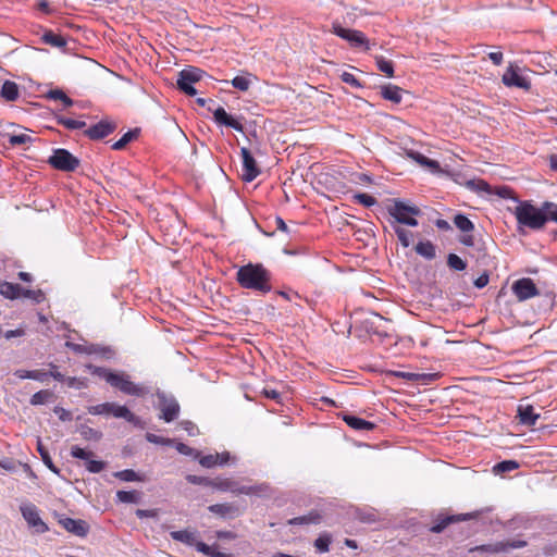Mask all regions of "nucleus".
I'll use <instances>...</instances> for the list:
<instances>
[{
    "label": "nucleus",
    "mask_w": 557,
    "mask_h": 557,
    "mask_svg": "<svg viewBox=\"0 0 557 557\" xmlns=\"http://www.w3.org/2000/svg\"><path fill=\"white\" fill-rule=\"evenodd\" d=\"M230 460V454L228 453H222V454H210L201 457L199 459V463L205 468H212L214 466H223Z\"/></svg>",
    "instance_id": "21"
},
{
    "label": "nucleus",
    "mask_w": 557,
    "mask_h": 557,
    "mask_svg": "<svg viewBox=\"0 0 557 557\" xmlns=\"http://www.w3.org/2000/svg\"><path fill=\"white\" fill-rule=\"evenodd\" d=\"M447 264L451 270L463 271L467 268V263L457 255L449 253L447 257Z\"/></svg>",
    "instance_id": "42"
},
{
    "label": "nucleus",
    "mask_w": 557,
    "mask_h": 557,
    "mask_svg": "<svg viewBox=\"0 0 557 557\" xmlns=\"http://www.w3.org/2000/svg\"><path fill=\"white\" fill-rule=\"evenodd\" d=\"M261 393L267 398L276 400L277 403L281 401V394L276 389H273V388H270V387H264Z\"/></svg>",
    "instance_id": "59"
},
{
    "label": "nucleus",
    "mask_w": 557,
    "mask_h": 557,
    "mask_svg": "<svg viewBox=\"0 0 557 557\" xmlns=\"http://www.w3.org/2000/svg\"><path fill=\"white\" fill-rule=\"evenodd\" d=\"M414 249L419 256H421L428 260H432L436 256L435 246L430 240L419 242L416 245Z\"/></svg>",
    "instance_id": "28"
},
{
    "label": "nucleus",
    "mask_w": 557,
    "mask_h": 557,
    "mask_svg": "<svg viewBox=\"0 0 557 557\" xmlns=\"http://www.w3.org/2000/svg\"><path fill=\"white\" fill-rule=\"evenodd\" d=\"M69 387H75V388H85L87 387V383L84 379L78 377H67L64 380Z\"/></svg>",
    "instance_id": "57"
},
{
    "label": "nucleus",
    "mask_w": 557,
    "mask_h": 557,
    "mask_svg": "<svg viewBox=\"0 0 557 557\" xmlns=\"http://www.w3.org/2000/svg\"><path fill=\"white\" fill-rule=\"evenodd\" d=\"M211 486L214 487V488H218L220 491H231V492H233L234 486H235V482H233L232 480H228V479L216 480V481H212L211 480Z\"/></svg>",
    "instance_id": "49"
},
{
    "label": "nucleus",
    "mask_w": 557,
    "mask_h": 557,
    "mask_svg": "<svg viewBox=\"0 0 557 557\" xmlns=\"http://www.w3.org/2000/svg\"><path fill=\"white\" fill-rule=\"evenodd\" d=\"M171 537L184 544L195 546L196 548L197 544L201 543L200 541H197L195 532H190L187 530L173 531L171 532Z\"/></svg>",
    "instance_id": "26"
},
{
    "label": "nucleus",
    "mask_w": 557,
    "mask_h": 557,
    "mask_svg": "<svg viewBox=\"0 0 557 557\" xmlns=\"http://www.w3.org/2000/svg\"><path fill=\"white\" fill-rule=\"evenodd\" d=\"M332 33L346 40L354 48H363L364 51L370 50L369 40L360 30L345 28L335 22L332 24Z\"/></svg>",
    "instance_id": "5"
},
{
    "label": "nucleus",
    "mask_w": 557,
    "mask_h": 557,
    "mask_svg": "<svg viewBox=\"0 0 557 557\" xmlns=\"http://www.w3.org/2000/svg\"><path fill=\"white\" fill-rule=\"evenodd\" d=\"M344 421L352 429L362 431V430H372L374 424L370 421L363 420L361 418L355 416H345Z\"/></svg>",
    "instance_id": "29"
},
{
    "label": "nucleus",
    "mask_w": 557,
    "mask_h": 557,
    "mask_svg": "<svg viewBox=\"0 0 557 557\" xmlns=\"http://www.w3.org/2000/svg\"><path fill=\"white\" fill-rule=\"evenodd\" d=\"M511 289L519 301H524L539 295V289L534 282L529 277H523L513 282Z\"/></svg>",
    "instance_id": "12"
},
{
    "label": "nucleus",
    "mask_w": 557,
    "mask_h": 557,
    "mask_svg": "<svg viewBox=\"0 0 557 557\" xmlns=\"http://www.w3.org/2000/svg\"><path fill=\"white\" fill-rule=\"evenodd\" d=\"M481 511H473L469 513L438 516L434 523L430 527L432 533L443 532L449 524L454 522L467 521L479 517Z\"/></svg>",
    "instance_id": "10"
},
{
    "label": "nucleus",
    "mask_w": 557,
    "mask_h": 557,
    "mask_svg": "<svg viewBox=\"0 0 557 557\" xmlns=\"http://www.w3.org/2000/svg\"><path fill=\"white\" fill-rule=\"evenodd\" d=\"M197 550L208 557H232L228 554L216 552L215 549H213L211 546L207 545L206 543L197 544Z\"/></svg>",
    "instance_id": "43"
},
{
    "label": "nucleus",
    "mask_w": 557,
    "mask_h": 557,
    "mask_svg": "<svg viewBox=\"0 0 557 557\" xmlns=\"http://www.w3.org/2000/svg\"><path fill=\"white\" fill-rule=\"evenodd\" d=\"M115 129V124L109 121L102 120L86 131V135L90 139H101Z\"/></svg>",
    "instance_id": "18"
},
{
    "label": "nucleus",
    "mask_w": 557,
    "mask_h": 557,
    "mask_svg": "<svg viewBox=\"0 0 557 557\" xmlns=\"http://www.w3.org/2000/svg\"><path fill=\"white\" fill-rule=\"evenodd\" d=\"M32 141H33V138L26 133L13 134L9 137V143L12 146L24 145V144H28Z\"/></svg>",
    "instance_id": "47"
},
{
    "label": "nucleus",
    "mask_w": 557,
    "mask_h": 557,
    "mask_svg": "<svg viewBox=\"0 0 557 557\" xmlns=\"http://www.w3.org/2000/svg\"><path fill=\"white\" fill-rule=\"evenodd\" d=\"M518 467H519V463L515 460H504L502 462L496 463L493 468V471L496 474H502L505 472L513 471V470L518 469Z\"/></svg>",
    "instance_id": "37"
},
{
    "label": "nucleus",
    "mask_w": 557,
    "mask_h": 557,
    "mask_svg": "<svg viewBox=\"0 0 557 557\" xmlns=\"http://www.w3.org/2000/svg\"><path fill=\"white\" fill-rule=\"evenodd\" d=\"M341 78L344 83L355 87V88H360L362 87V85L360 84V82L355 77L354 74L351 73H348V72H344L342 75H341Z\"/></svg>",
    "instance_id": "55"
},
{
    "label": "nucleus",
    "mask_w": 557,
    "mask_h": 557,
    "mask_svg": "<svg viewBox=\"0 0 557 557\" xmlns=\"http://www.w3.org/2000/svg\"><path fill=\"white\" fill-rule=\"evenodd\" d=\"M116 496L122 503H135L137 500L135 491H119Z\"/></svg>",
    "instance_id": "53"
},
{
    "label": "nucleus",
    "mask_w": 557,
    "mask_h": 557,
    "mask_svg": "<svg viewBox=\"0 0 557 557\" xmlns=\"http://www.w3.org/2000/svg\"><path fill=\"white\" fill-rule=\"evenodd\" d=\"M15 375L18 379H30V380H36L39 382H45L46 379L48 377V373L45 371H41V370L28 371V370L21 369L15 372Z\"/></svg>",
    "instance_id": "31"
},
{
    "label": "nucleus",
    "mask_w": 557,
    "mask_h": 557,
    "mask_svg": "<svg viewBox=\"0 0 557 557\" xmlns=\"http://www.w3.org/2000/svg\"><path fill=\"white\" fill-rule=\"evenodd\" d=\"M0 294L7 299H17L22 297V287L18 284L3 282L0 284Z\"/></svg>",
    "instance_id": "24"
},
{
    "label": "nucleus",
    "mask_w": 557,
    "mask_h": 557,
    "mask_svg": "<svg viewBox=\"0 0 557 557\" xmlns=\"http://www.w3.org/2000/svg\"><path fill=\"white\" fill-rule=\"evenodd\" d=\"M512 213L517 219L519 228L541 230L548 221V209H544V205L542 208H536L529 201H520Z\"/></svg>",
    "instance_id": "2"
},
{
    "label": "nucleus",
    "mask_w": 557,
    "mask_h": 557,
    "mask_svg": "<svg viewBox=\"0 0 557 557\" xmlns=\"http://www.w3.org/2000/svg\"><path fill=\"white\" fill-rule=\"evenodd\" d=\"M232 85L236 89L246 91L250 87V79L245 76H236L232 79Z\"/></svg>",
    "instance_id": "51"
},
{
    "label": "nucleus",
    "mask_w": 557,
    "mask_h": 557,
    "mask_svg": "<svg viewBox=\"0 0 557 557\" xmlns=\"http://www.w3.org/2000/svg\"><path fill=\"white\" fill-rule=\"evenodd\" d=\"M22 297L33 299L35 302H41L45 298L44 293L40 289H25L22 287Z\"/></svg>",
    "instance_id": "50"
},
{
    "label": "nucleus",
    "mask_w": 557,
    "mask_h": 557,
    "mask_svg": "<svg viewBox=\"0 0 557 557\" xmlns=\"http://www.w3.org/2000/svg\"><path fill=\"white\" fill-rule=\"evenodd\" d=\"M321 516L317 512H310L309 515L296 517L288 521L289 524H310V523H320Z\"/></svg>",
    "instance_id": "34"
},
{
    "label": "nucleus",
    "mask_w": 557,
    "mask_h": 557,
    "mask_svg": "<svg viewBox=\"0 0 557 557\" xmlns=\"http://www.w3.org/2000/svg\"><path fill=\"white\" fill-rule=\"evenodd\" d=\"M236 281L240 287L267 294L272 289L271 273L261 263H248L238 268Z\"/></svg>",
    "instance_id": "1"
},
{
    "label": "nucleus",
    "mask_w": 557,
    "mask_h": 557,
    "mask_svg": "<svg viewBox=\"0 0 557 557\" xmlns=\"http://www.w3.org/2000/svg\"><path fill=\"white\" fill-rule=\"evenodd\" d=\"M41 39L45 44H47L51 47L63 48L66 45L64 37H62L61 35L54 34L51 30L46 32L42 35Z\"/></svg>",
    "instance_id": "32"
},
{
    "label": "nucleus",
    "mask_w": 557,
    "mask_h": 557,
    "mask_svg": "<svg viewBox=\"0 0 557 557\" xmlns=\"http://www.w3.org/2000/svg\"><path fill=\"white\" fill-rule=\"evenodd\" d=\"M203 71L198 67L188 66L178 73L177 81L181 83H197L202 78Z\"/></svg>",
    "instance_id": "23"
},
{
    "label": "nucleus",
    "mask_w": 557,
    "mask_h": 557,
    "mask_svg": "<svg viewBox=\"0 0 557 557\" xmlns=\"http://www.w3.org/2000/svg\"><path fill=\"white\" fill-rule=\"evenodd\" d=\"M517 416L519 418L520 423L533 426L535 425L540 414L534 411L532 405H519L517 408Z\"/></svg>",
    "instance_id": "19"
},
{
    "label": "nucleus",
    "mask_w": 557,
    "mask_h": 557,
    "mask_svg": "<svg viewBox=\"0 0 557 557\" xmlns=\"http://www.w3.org/2000/svg\"><path fill=\"white\" fill-rule=\"evenodd\" d=\"M405 152L408 158L414 160L421 166H426L432 170H437L440 168V164L437 161L429 159L420 152H417L413 150H408V149H406Z\"/></svg>",
    "instance_id": "25"
},
{
    "label": "nucleus",
    "mask_w": 557,
    "mask_h": 557,
    "mask_svg": "<svg viewBox=\"0 0 557 557\" xmlns=\"http://www.w3.org/2000/svg\"><path fill=\"white\" fill-rule=\"evenodd\" d=\"M404 89L392 84L381 87V96L388 101L399 103L403 99Z\"/></svg>",
    "instance_id": "22"
},
{
    "label": "nucleus",
    "mask_w": 557,
    "mask_h": 557,
    "mask_svg": "<svg viewBox=\"0 0 557 557\" xmlns=\"http://www.w3.org/2000/svg\"><path fill=\"white\" fill-rule=\"evenodd\" d=\"M524 546H527V542L521 541V540L502 541V542H496L493 544H484V545L474 546V547L470 548L469 552L470 553L481 552V553H488V554H498V553L507 552L509 549L522 548Z\"/></svg>",
    "instance_id": "8"
},
{
    "label": "nucleus",
    "mask_w": 557,
    "mask_h": 557,
    "mask_svg": "<svg viewBox=\"0 0 557 557\" xmlns=\"http://www.w3.org/2000/svg\"><path fill=\"white\" fill-rule=\"evenodd\" d=\"M262 491H263L262 486H237L235 484L233 493L251 495V494H257Z\"/></svg>",
    "instance_id": "52"
},
{
    "label": "nucleus",
    "mask_w": 557,
    "mask_h": 557,
    "mask_svg": "<svg viewBox=\"0 0 557 557\" xmlns=\"http://www.w3.org/2000/svg\"><path fill=\"white\" fill-rule=\"evenodd\" d=\"M454 223L462 232H470L474 228L473 223L463 214H457L454 218Z\"/></svg>",
    "instance_id": "40"
},
{
    "label": "nucleus",
    "mask_w": 557,
    "mask_h": 557,
    "mask_svg": "<svg viewBox=\"0 0 557 557\" xmlns=\"http://www.w3.org/2000/svg\"><path fill=\"white\" fill-rule=\"evenodd\" d=\"M159 399V409L161 411L160 419L165 422L174 421L180 413V405L173 396H169L165 393L157 394Z\"/></svg>",
    "instance_id": "9"
},
{
    "label": "nucleus",
    "mask_w": 557,
    "mask_h": 557,
    "mask_svg": "<svg viewBox=\"0 0 557 557\" xmlns=\"http://www.w3.org/2000/svg\"><path fill=\"white\" fill-rule=\"evenodd\" d=\"M71 455L74 458L83 459L86 461V468L91 473H99L104 469V462L101 460L92 459L94 453L85 450L78 446H73L71 448Z\"/></svg>",
    "instance_id": "14"
},
{
    "label": "nucleus",
    "mask_w": 557,
    "mask_h": 557,
    "mask_svg": "<svg viewBox=\"0 0 557 557\" xmlns=\"http://www.w3.org/2000/svg\"><path fill=\"white\" fill-rule=\"evenodd\" d=\"M544 209H548V220L557 222V206L553 202H544Z\"/></svg>",
    "instance_id": "61"
},
{
    "label": "nucleus",
    "mask_w": 557,
    "mask_h": 557,
    "mask_svg": "<svg viewBox=\"0 0 557 557\" xmlns=\"http://www.w3.org/2000/svg\"><path fill=\"white\" fill-rule=\"evenodd\" d=\"M146 438L148 442L153 443V444L169 445L171 443V440L158 436L152 433H147Z\"/></svg>",
    "instance_id": "58"
},
{
    "label": "nucleus",
    "mask_w": 557,
    "mask_h": 557,
    "mask_svg": "<svg viewBox=\"0 0 557 557\" xmlns=\"http://www.w3.org/2000/svg\"><path fill=\"white\" fill-rule=\"evenodd\" d=\"M388 214L394 219L392 224H405L408 226H417L418 220L414 218L421 213L416 206H410L400 200H395L393 206L387 209Z\"/></svg>",
    "instance_id": "4"
},
{
    "label": "nucleus",
    "mask_w": 557,
    "mask_h": 557,
    "mask_svg": "<svg viewBox=\"0 0 557 557\" xmlns=\"http://www.w3.org/2000/svg\"><path fill=\"white\" fill-rule=\"evenodd\" d=\"M54 413L58 414L59 419L62 421H70L72 420V414L70 411L65 410L62 407H55Z\"/></svg>",
    "instance_id": "63"
},
{
    "label": "nucleus",
    "mask_w": 557,
    "mask_h": 557,
    "mask_svg": "<svg viewBox=\"0 0 557 557\" xmlns=\"http://www.w3.org/2000/svg\"><path fill=\"white\" fill-rule=\"evenodd\" d=\"M137 136H138V129L128 131L117 141H115L112 145V149H114V150L123 149L128 143H131Z\"/></svg>",
    "instance_id": "36"
},
{
    "label": "nucleus",
    "mask_w": 557,
    "mask_h": 557,
    "mask_svg": "<svg viewBox=\"0 0 557 557\" xmlns=\"http://www.w3.org/2000/svg\"><path fill=\"white\" fill-rule=\"evenodd\" d=\"M115 476L125 482L140 481L138 474L131 469L122 470L115 473Z\"/></svg>",
    "instance_id": "48"
},
{
    "label": "nucleus",
    "mask_w": 557,
    "mask_h": 557,
    "mask_svg": "<svg viewBox=\"0 0 557 557\" xmlns=\"http://www.w3.org/2000/svg\"><path fill=\"white\" fill-rule=\"evenodd\" d=\"M48 163L59 171L73 172L79 166L81 162L69 150L59 148L53 150V153L48 159Z\"/></svg>",
    "instance_id": "6"
},
{
    "label": "nucleus",
    "mask_w": 557,
    "mask_h": 557,
    "mask_svg": "<svg viewBox=\"0 0 557 557\" xmlns=\"http://www.w3.org/2000/svg\"><path fill=\"white\" fill-rule=\"evenodd\" d=\"M87 369L92 373L103 379L107 383L110 384V376H114L115 372L111 371L107 368L96 367L92 364H88Z\"/></svg>",
    "instance_id": "41"
},
{
    "label": "nucleus",
    "mask_w": 557,
    "mask_h": 557,
    "mask_svg": "<svg viewBox=\"0 0 557 557\" xmlns=\"http://www.w3.org/2000/svg\"><path fill=\"white\" fill-rule=\"evenodd\" d=\"M60 524L70 533L84 537L89 531V525L82 519L62 518Z\"/></svg>",
    "instance_id": "17"
},
{
    "label": "nucleus",
    "mask_w": 557,
    "mask_h": 557,
    "mask_svg": "<svg viewBox=\"0 0 557 557\" xmlns=\"http://www.w3.org/2000/svg\"><path fill=\"white\" fill-rule=\"evenodd\" d=\"M48 99L60 100L64 107H71L73 104V100L67 97L61 89H51L47 94Z\"/></svg>",
    "instance_id": "38"
},
{
    "label": "nucleus",
    "mask_w": 557,
    "mask_h": 557,
    "mask_svg": "<svg viewBox=\"0 0 557 557\" xmlns=\"http://www.w3.org/2000/svg\"><path fill=\"white\" fill-rule=\"evenodd\" d=\"M176 449H177L181 454L186 455V456H195V457H198V455H199L198 453H195V450H194L191 447H189V446H187V445H185V444H183V443L177 444Z\"/></svg>",
    "instance_id": "62"
},
{
    "label": "nucleus",
    "mask_w": 557,
    "mask_h": 557,
    "mask_svg": "<svg viewBox=\"0 0 557 557\" xmlns=\"http://www.w3.org/2000/svg\"><path fill=\"white\" fill-rule=\"evenodd\" d=\"M186 479L191 484L211 486V480H209L207 478H203V476H198V475L189 474V475H187Z\"/></svg>",
    "instance_id": "56"
},
{
    "label": "nucleus",
    "mask_w": 557,
    "mask_h": 557,
    "mask_svg": "<svg viewBox=\"0 0 557 557\" xmlns=\"http://www.w3.org/2000/svg\"><path fill=\"white\" fill-rule=\"evenodd\" d=\"M354 198L364 207H371L376 203V199L368 194H356Z\"/></svg>",
    "instance_id": "54"
},
{
    "label": "nucleus",
    "mask_w": 557,
    "mask_h": 557,
    "mask_svg": "<svg viewBox=\"0 0 557 557\" xmlns=\"http://www.w3.org/2000/svg\"><path fill=\"white\" fill-rule=\"evenodd\" d=\"M110 385L131 396L140 397L148 393L146 387L132 382L125 372H115L114 376H110Z\"/></svg>",
    "instance_id": "7"
},
{
    "label": "nucleus",
    "mask_w": 557,
    "mask_h": 557,
    "mask_svg": "<svg viewBox=\"0 0 557 557\" xmlns=\"http://www.w3.org/2000/svg\"><path fill=\"white\" fill-rule=\"evenodd\" d=\"M490 277L487 273H483L474 281V286L478 288H483L488 284Z\"/></svg>",
    "instance_id": "64"
},
{
    "label": "nucleus",
    "mask_w": 557,
    "mask_h": 557,
    "mask_svg": "<svg viewBox=\"0 0 557 557\" xmlns=\"http://www.w3.org/2000/svg\"><path fill=\"white\" fill-rule=\"evenodd\" d=\"M376 65L381 72H383L387 77L394 76V65L392 61L386 60L383 57H375Z\"/></svg>",
    "instance_id": "39"
},
{
    "label": "nucleus",
    "mask_w": 557,
    "mask_h": 557,
    "mask_svg": "<svg viewBox=\"0 0 557 557\" xmlns=\"http://www.w3.org/2000/svg\"><path fill=\"white\" fill-rule=\"evenodd\" d=\"M59 124L63 125L69 129H82L86 126L84 121L73 120L69 117H60L58 120Z\"/></svg>",
    "instance_id": "46"
},
{
    "label": "nucleus",
    "mask_w": 557,
    "mask_h": 557,
    "mask_svg": "<svg viewBox=\"0 0 557 557\" xmlns=\"http://www.w3.org/2000/svg\"><path fill=\"white\" fill-rule=\"evenodd\" d=\"M52 396L53 394L50 391H39L32 396L30 404L34 406L46 404Z\"/></svg>",
    "instance_id": "44"
},
{
    "label": "nucleus",
    "mask_w": 557,
    "mask_h": 557,
    "mask_svg": "<svg viewBox=\"0 0 557 557\" xmlns=\"http://www.w3.org/2000/svg\"><path fill=\"white\" fill-rule=\"evenodd\" d=\"M78 432L82 435V437L86 441H94L98 442L102 437V433L96 429H92L88 425L82 424L78 428Z\"/></svg>",
    "instance_id": "33"
},
{
    "label": "nucleus",
    "mask_w": 557,
    "mask_h": 557,
    "mask_svg": "<svg viewBox=\"0 0 557 557\" xmlns=\"http://www.w3.org/2000/svg\"><path fill=\"white\" fill-rule=\"evenodd\" d=\"M88 412L94 416L107 414L114 418H121L134 425L140 424V419L135 416L127 407L115 403H103L88 408Z\"/></svg>",
    "instance_id": "3"
},
{
    "label": "nucleus",
    "mask_w": 557,
    "mask_h": 557,
    "mask_svg": "<svg viewBox=\"0 0 557 557\" xmlns=\"http://www.w3.org/2000/svg\"><path fill=\"white\" fill-rule=\"evenodd\" d=\"M0 96L7 101H15L20 96L18 86L14 82L5 81L2 84Z\"/></svg>",
    "instance_id": "27"
},
{
    "label": "nucleus",
    "mask_w": 557,
    "mask_h": 557,
    "mask_svg": "<svg viewBox=\"0 0 557 557\" xmlns=\"http://www.w3.org/2000/svg\"><path fill=\"white\" fill-rule=\"evenodd\" d=\"M208 510L221 518H233L239 515V510L233 504H214Z\"/></svg>",
    "instance_id": "20"
},
{
    "label": "nucleus",
    "mask_w": 557,
    "mask_h": 557,
    "mask_svg": "<svg viewBox=\"0 0 557 557\" xmlns=\"http://www.w3.org/2000/svg\"><path fill=\"white\" fill-rule=\"evenodd\" d=\"M502 81L508 87H518L525 90L531 88L529 79L520 75L512 65H510L504 73Z\"/></svg>",
    "instance_id": "15"
},
{
    "label": "nucleus",
    "mask_w": 557,
    "mask_h": 557,
    "mask_svg": "<svg viewBox=\"0 0 557 557\" xmlns=\"http://www.w3.org/2000/svg\"><path fill=\"white\" fill-rule=\"evenodd\" d=\"M240 154L243 159L242 178L245 182H252L261 171L248 148L243 147Z\"/></svg>",
    "instance_id": "13"
},
{
    "label": "nucleus",
    "mask_w": 557,
    "mask_h": 557,
    "mask_svg": "<svg viewBox=\"0 0 557 557\" xmlns=\"http://www.w3.org/2000/svg\"><path fill=\"white\" fill-rule=\"evenodd\" d=\"M176 84H177V87L180 88V90H182L183 92H185L188 96H195L197 92L196 89L194 88L193 84H190V83H181L177 81Z\"/></svg>",
    "instance_id": "60"
},
{
    "label": "nucleus",
    "mask_w": 557,
    "mask_h": 557,
    "mask_svg": "<svg viewBox=\"0 0 557 557\" xmlns=\"http://www.w3.org/2000/svg\"><path fill=\"white\" fill-rule=\"evenodd\" d=\"M208 110L212 111L214 121L218 124L232 127L237 132H244L243 124L232 115L227 114V112L222 107H218L215 109L208 107Z\"/></svg>",
    "instance_id": "16"
},
{
    "label": "nucleus",
    "mask_w": 557,
    "mask_h": 557,
    "mask_svg": "<svg viewBox=\"0 0 557 557\" xmlns=\"http://www.w3.org/2000/svg\"><path fill=\"white\" fill-rule=\"evenodd\" d=\"M21 512L30 528H34L37 533H45L48 531L47 524L39 516L37 507L33 504H25L21 506Z\"/></svg>",
    "instance_id": "11"
},
{
    "label": "nucleus",
    "mask_w": 557,
    "mask_h": 557,
    "mask_svg": "<svg viewBox=\"0 0 557 557\" xmlns=\"http://www.w3.org/2000/svg\"><path fill=\"white\" fill-rule=\"evenodd\" d=\"M332 539L329 534H322L314 541V546L319 553H327Z\"/></svg>",
    "instance_id": "45"
},
{
    "label": "nucleus",
    "mask_w": 557,
    "mask_h": 557,
    "mask_svg": "<svg viewBox=\"0 0 557 557\" xmlns=\"http://www.w3.org/2000/svg\"><path fill=\"white\" fill-rule=\"evenodd\" d=\"M37 450L44 461V463L54 473H59V469L53 465L52 459L48 450L44 447L40 440L37 442Z\"/></svg>",
    "instance_id": "35"
},
{
    "label": "nucleus",
    "mask_w": 557,
    "mask_h": 557,
    "mask_svg": "<svg viewBox=\"0 0 557 557\" xmlns=\"http://www.w3.org/2000/svg\"><path fill=\"white\" fill-rule=\"evenodd\" d=\"M394 232L396 233L398 240L403 245V247H409L413 242V234L410 231L405 230L404 227L392 224Z\"/></svg>",
    "instance_id": "30"
}]
</instances>
